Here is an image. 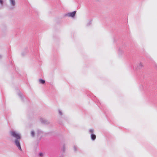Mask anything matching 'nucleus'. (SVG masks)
<instances>
[{
  "label": "nucleus",
  "mask_w": 157,
  "mask_h": 157,
  "mask_svg": "<svg viewBox=\"0 0 157 157\" xmlns=\"http://www.w3.org/2000/svg\"><path fill=\"white\" fill-rule=\"evenodd\" d=\"M91 138L92 140H94L96 139V136L95 135L93 134H91Z\"/></svg>",
  "instance_id": "20e7f679"
},
{
  "label": "nucleus",
  "mask_w": 157,
  "mask_h": 157,
  "mask_svg": "<svg viewBox=\"0 0 157 157\" xmlns=\"http://www.w3.org/2000/svg\"><path fill=\"white\" fill-rule=\"evenodd\" d=\"M0 4H2L3 1L2 0H0Z\"/></svg>",
  "instance_id": "9d476101"
},
{
  "label": "nucleus",
  "mask_w": 157,
  "mask_h": 157,
  "mask_svg": "<svg viewBox=\"0 0 157 157\" xmlns=\"http://www.w3.org/2000/svg\"><path fill=\"white\" fill-rule=\"evenodd\" d=\"M139 67H143V64L142 63H140L139 64Z\"/></svg>",
  "instance_id": "0eeeda50"
},
{
  "label": "nucleus",
  "mask_w": 157,
  "mask_h": 157,
  "mask_svg": "<svg viewBox=\"0 0 157 157\" xmlns=\"http://www.w3.org/2000/svg\"><path fill=\"white\" fill-rule=\"evenodd\" d=\"M94 130H93V129H90V133H91V134H93V133L94 132Z\"/></svg>",
  "instance_id": "6e6552de"
},
{
  "label": "nucleus",
  "mask_w": 157,
  "mask_h": 157,
  "mask_svg": "<svg viewBox=\"0 0 157 157\" xmlns=\"http://www.w3.org/2000/svg\"><path fill=\"white\" fill-rule=\"evenodd\" d=\"M11 134L12 136L17 139H20L21 138L20 135L15 132H11Z\"/></svg>",
  "instance_id": "f257e3e1"
},
{
  "label": "nucleus",
  "mask_w": 157,
  "mask_h": 157,
  "mask_svg": "<svg viewBox=\"0 0 157 157\" xmlns=\"http://www.w3.org/2000/svg\"><path fill=\"white\" fill-rule=\"evenodd\" d=\"M15 143L17 146L18 147V148L21 151H22V149H21L20 144L19 141L18 140H16L15 141Z\"/></svg>",
  "instance_id": "f03ea898"
},
{
  "label": "nucleus",
  "mask_w": 157,
  "mask_h": 157,
  "mask_svg": "<svg viewBox=\"0 0 157 157\" xmlns=\"http://www.w3.org/2000/svg\"><path fill=\"white\" fill-rule=\"evenodd\" d=\"M76 13V11H73L71 13H68V14L67 15L68 17H74Z\"/></svg>",
  "instance_id": "7ed1b4c3"
},
{
  "label": "nucleus",
  "mask_w": 157,
  "mask_h": 157,
  "mask_svg": "<svg viewBox=\"0 0 157 157\" xmlns=\"http://www.w3.org/2000/svg\"><path fill=\"white\" fill-rule=\"evenodd\" d=\"M31 134H32V135L33 136H34V133L33 132V131H32V132H31Z\"/></svg>",
  "instance_id": "1a4fd4ad"
},
{
  "label": "nucleus",
  "mask_w": 157,
  "mask_h": 157,
  "mask_svg": "<svg viewBox=\"0 0 157 157\" xmlns=\"http://www.w3.org/2000/svg\"><path fill=\"white\" fill-rule=\"evenodd\" d=\"M11 4L13 6H14L15 5V2L14 0H10Z\"/></svg>",
  "instance_id": "39448f33"
},
{
  "label": "nucleus",
  "mask_w": 157,
  "mask_h": 157,
  "mask_svg": "<svg viewBox=\"0 0 157 157\" xmlns=\"http://www.w3.org/2000/svg\"><path fill=\"white\" fill-rule=\"evenodd\" d=\"M40 156H42L43 155V154H42V153H40Z\"/></svg>",
  "instance_id": "9b49d317"
},
{
  "label": "nucleus",
  "mask_w": 157,
  "mask_h": 157,
  "mask_svg": "<svg viewBox=\"0 0 157 157\" xmlns=\"http://www.w3.org/2000/svg\"><path fill=\"white\" fill-rule=\"evenodd\" d=\"M39 81L40 83L43 84H44L45 82V81L43 79H39Z\"/></svg>",
  "instance_id": "423d86ee"
}]
</instances>
